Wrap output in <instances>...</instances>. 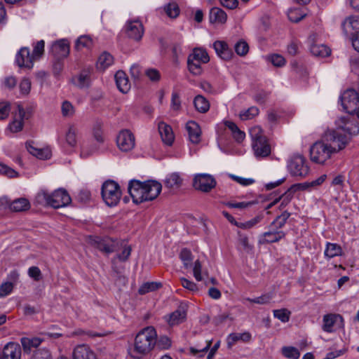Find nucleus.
<instances>
[{
  "mask_svg": "<svg viewBox=\"0 0 359 359\" xmlns=\"http://www.w3.org/2000/svg\"><path fill=\"white\" fill-rule=\"evenodd\" d=\"M162 185L156 180H147L142 182L133 180L128 184V192L136 204L144 201H153L161 193Z\"/></svg>",
  "mask_w": 359,
  "mask_h": 359,
  "instance_id": "1",
  "label": "nucleus"
},
{
  "mask_svg": "<svg viewBox=\"0 0 359 359\" xmlns=\"http://www.w3.org/2000/svg\"><path fill=\"white\" fill-rule=\"evenodd\" d=\"M156 332L154 327L149 326L138 332L135 339L132 357L140 359L154 348L156 342Z\"/></svg>",
  "mask_w": 359,
  "mask_h": 359,
  "instance_id": "2",
  "label": "nucleus"
},
{
  "mask_svg": "<svg viewBox=\"0 0 359 359\" xmlns=\"http://www.w3.org/2000/svg\"><path fill=\"white\" fill-rule=\"evenodd\" d=\"M35 202L39 205H48L57 209L68 205L72 202V198L63 189H58L51 194L46 190H41L36 194Z\"/></svg>",
  "mask_w": 359,
  "mask_h": 359,
  "instance_id": "3",
  "label": "nucleus"
},
{
  "mask_svg": "<svg viewBox=\"0 0 359 359\" xmlns=\"http://www.w3.org/2000/svg\"><path fill=\"white\" fill-rule=\"evenodd\" d=\"M252 139V147L257 158H265L270 155L271 149L266 137L262 134L259 126L252 128L250 131Z\"/></svg>",
  "mask_w": 359,
  "mask_h": 359,
  "instance_id": "4",
  "label": "nucleus"
},
{
  "mask_svg": "<svg viewBox=\"0 0 359 359\" xmlns=\"http://www.w3.org/2000/svg\"><path fill=\"white\" fill-rule=\"evenodd\" d=\"M322 138L334 154L344 149L350 142L346 134L340 133L336 128L327 130Z\"/></svg>",
  "mask_w": 359,
  "mask_h": 359,
  "instance_id": "5",
  "label": "nucleus"
},
{
  "mask_svg": "<svg viewBox=\"0 0 359 359\" xmlns=\"http://www.w3.org/2000/svg\"><path fill=\"white\" fill-rule=\"evenodd\" d=\"M101 194L104 201L109 207L116 205L121 196L120 187L114 180H107L102 184Z\"/></svg>",
  "mask_w": 359,
  "mask_h": 359,
  "instance_id": "6",
  "label": "nucleus"
},
{
  "mask_svg": "<svg viewBox=\"0 0 359 359\" xmlns=\"http://www.w3.org/2000/svg\"><path fill=\"white\" fill-rule=\"evenodd\" d=\"M335 125L336 129L346 134L349 137V140L359 134V122L350 114L339 118L336 120Z\"/></svg>",
  "mask_w": 359,
  "mask_h": 359,
  "instance_id": "7",
  "label": "nucleus"
},
{
  "mask_svg": "<svg viewBox=\"0 0 359 359\" xmlns=\"http://www.w3.org/2000/svg\"><path fill=\"white\" fill-rule=\"evenodd\" d=\"M334 154L322 138L315 142L310 148L311 160L315 163L323 164Z\"/></svg>",
  "mask_w": 359,
  "mask_h": 359,
  "instance_id": "8",
  "label": "nucleus"
},
{
  "mask_svg": "<svg viewBox=\"0 0 359 359\" xmlns=\"http://www.w3.org/2000/svg\"><path fill=\"white\" fill-rule=\"evenodd\" d=\"M339 102L343 110L350 115L354 114L359 109V94L353 88L344 91L339 97Z\"/></svg>",
  "mask_w": 359,
  "mask_h": 359,
  "instance_id": "9",
  "label": "nucleus"
},
{
  "mask_svg": "<svg viewBox=\"0 0 359 359\" xmlns=\"http://www.w3.org/2000/svg\"><path fill=\"white\" fill-rule=\"evenodd\" d=\"M288 168L290 173L294 176H306L309 168L306 163V159L301 154H294L288 163Z\"/></svg>",
  "mask_w": 359,
  "mask_h": 359,
  "instance_id": "10",
  "label": "nucleus"
},
{
  "mask_svg": "<svg viewBox=\"0 0 359 359\" xmlns=\"http://www.w3.org/2000/svg\"><path fill=\"white\" fill-rule=\"evenodd\" d=\"M308 43L311 54L316 57H325L331 54V49L321 43H320L318 35L313 33L308 38Z\"/></svg>",
  "mask_w": 359,
  "mask_h": 359,
  "instance_id": "11",
  "label": "nucleus"
},
{
  "mask_svg": "<svg viewBox=\"0 0 359 359\" xmlns=\"http://www.w3.org/2000/svg\"><path fill=\"white\" fill-rule=\"evenodd\" d=\"M215 178L208 174H198L194 178L193 185L197 190L209 192L216 186Z\"/></svg>",
  "mask_w": 359,
  "mask_h": 359,
  "instance_id": "12",
  "label": "nucleus"
},
{
  "mask_svg": "<svg viewBox=\"0 0 359 359\" xmlns=\"http://www.w3.org/2000/svg\"><path fill=\"white\" fill-rule=\"evenodd\" d=\"M135 142L134 135L128 130H121L116 137L118 147L124 152L132 150L135 147Z\"/></svg>",
  "mask_w": 359,
  "mask_h": 359,
  "instance_id": "13",
  "label": "nucleus"
},
{
  "mask_svg": "<svg viewBox=\"0 0 359 359\" xmlns=\"http://www.w3.org/2000/svg\"><path fill=\"white\" fill-rule=\"evenodd\" d=\"M93 244L101 252L109 254L118 250V242L109 238L96 237L93 240Z\"/></svg>",
  "mask_w": 359,
  "mask_h": 359,
  "instance_id": "14",
  "label": "nucleus"
},
{
  "mask_svg": "<svg viewBox=\"0 0 359 359\" xmlns=\"http://www.w3.org/2000/svg\"><path fill=\"white\" fill-rule=\"evenodd\" d=\"M344 34L351 39L359 35V17H349L341 24Z\"/></svg>",
  "mask_w": 359,
  "mask_h": 359,
  "instance_id": "15",
  "label": "nucleus"
},
{
  "mask_svg": "<svg viewBox=\"0 0 359 359\" xmlns=\"http://www.w3.org/2000/svg\"><path fill=\"white\" fill-rule=\"evenodd\" d=\"M34 58L30 54V50L27 47H22L17 53L15 62L18 67L27 69H32L34 65Z\"/></svg>",
  "mask_w": 359,
  "mask_h": 359,
  "instance_id": "16",
  "label": "nucleus"
},
{
  "mask_svg": "<svg viewBox=\"0 0 359 359\" xmlns=\"http://www.w3.org/2000/svg\"><path fill=\"white\" fill-rule=\"evenodd\" d=\"M50 52L55 58L64 59L69 54V44L67 40L61 39L54 43Z\"/></svg>",
  "mask_w": 359,
  "mask_h": 359,
  "instance_id": "17",
  "label": "nucleus"
},
{
  "mask_svg": "<svg viewBox=\"0 0 359 359\" xmlns=\"http://www.w3.org/2000/svg\"><path fill=\"white\" fill-rule=\"evenodd\" d=\"M21 347L15 342H9L6 344L2 351V359H20L21 358Z\"/></svg>",
  "mask_w": 359,
  "mask_h": 359,
  "instance_id": "18",
  "label": "nucleus"
},
{
  "mask_svg": "<svg viewBox=\"0 0 359 359\" xmlns=\"http://www.w3.org/2000/svg\"><path fill=\"white\" fill-rule=\"evenodd\" d=\"M126 32L130 39L140 41L144 34L143 25L139 20L128 22L126 25Z\"/></svg>",
  "mask_w": 359,
  "mask_h": 359,
  "instance_id": "19",
  "label": "nucleus"
},
{
  "mask_svg": "<svg viewBox=\"0 0 359 359\" xmlns=\"http://www.w3.org/2000/svg\"><path fill=\"white\" fill-rule=\"evenodd\" d=\"M268 231L263 233L259 239L262 244L276 243L285 237L286 233L274 228H270Z\"/></svg>",
  "mask_w": 359,
  "mask_h": 359,
  "instance_id": "20",
  "label": "nucleus"
},
{
  "mask_svg": "<svg viewBox=\"0 0 359 359\" xmlns=\"http://www.w3.org/2000/svg\"><path fill=\"white\" fill-rule=\"evenodd\" d=\"M187 305L185 303H181L177 309L172 312L168 320L170 325L173 326L182 323L187 317Z\"/></svg>",
  "mask_w": 359,
  "mask_h": 359,
  "instance_id": "21",
  "label": "nucleus"
},
{
  "mask_svg": "<svg viewBox=\"0 0 359 359\" xmlns=\"http://www.w3.org/2000/svg\"><path fill=\"white\" fill-rule=\"evenodd\" d=\"M213 48L217 55L224 60H230L233 55L227 43L223 41H216L213 43Z\"/></svg>",
  "mask_w": 359,
  "mask_h": 359,
  "instance_id": "22",
  "label": "nucleus"
},
{
  "mask_svg": "<svg viewBox=\"0 0 359 359\" xmlns=\"http://www.w3.org/2000/svg\"><path fill=\"white\" fill-rule=\"evenodd\" d=\"M158 132L164 144L168 146L172 144L175 136L172 129L169 125L164 122H160L158 123Z\"/></svg>",
  "mask_w": 359,
  "mask_h": 359,
  "instance_id": "23",
  "label": "nucleus"
},
{
  "mask_svg": "<svg viewBox=\"0 0 359 359\" xmlns=\"http://www.w3.org/2000/svg\"><path fill=\"white\" fill-rule=\"evenodd\" d=\"M26 148L32 155L42 160L49 159L51 157V151L49 148L39 149L34 147V142L30 141L26 143Z\"/></svg>",
  "mask_w": 359,
  "mask_h": 359,
  "instance_id": "24",
  "label": "nucleus"
},
{
  "mask_svg": "<svg viewBox=\"0 0 359 359\" xmlns=\"http://www.w3.org/2000/svg\"><path fill=\"white\" fill-rule=\"evenodd\" d=\"M186 128L189 134V140L193 144H198L201 142V130L199 125L194 121H189L186 125Z\"/></svg>",
  "mask_w": 359,
  "mask_h": 359,
  "instance_id": "25",
  "label": "nucleus"
},
{
  "mask_svg": "<svg viewBox=\"0 0 359 359\" xmlns=\"http://www.w3.org/2000/svg\"><path fill=\"white\" fill-rule=\"evenodd\" d=\"M73 359H96V356L88 346L82 344L74 348Z\"/></svg>",
  "mask_w": 359,
  "mask_h": 359,
  "instance_id": "26",
  "label": "nucleus"
},
{
  "mask_svg": "<svg viewBox=\"0 0 359 359\" xmlns=\"http://www.w3.org/2000/svg\"><path fill=\"white\" fill-rule=\"evenodd\" d=\"M114 78L118 89L123 93H127L130 89V83L125 72L118 71Z\"/></svg>",
  "mask_w": 359,
  "mask_h": 359,
  "instance_id": "27",
  "label": "nucleus"
},
{
  "mask_svg": "<svg viewBox=\"0 0 359 359\" xmlns=\"http://www.w3.org/2000/svg\"><path fill=\"white\" fill-rule=\"evenodd\" d=\"M43 341V339L39 337H22L20 339L23 351L27 354H29L33 348H36L39 346Z\"/></svg>",
  "mask_w": 359,
  "mask_h": 359,
  "instance_id": "28",
  "label": "nucleus"
},
{
  "mask_svg": "<svg viewBox=\"0 0 359 359\" xmlns=\"http://www.w3.org/2000/svg\"><path fill=\"white\" fill-rule=\"evenodd\" d=\"M226 13L218 7H214L210 9L209 19L211 23L223 24L226 21Z\"/></svg>",
  "mask_w": 359,
  "mask_h": 359,
  "instance_id": "29",
  "label": "nucleus"
},
{
  "mask_svg": "<svg viewBox=\"0 0 359 359\" xmlns=\"http://www.w3.org/2000/svg\"><path fill=\"white\" fill-rule=\"evenodd\" d=\"M102 144H98L95 141L90 142L86 145H83L81 151V156L83 158H88L95 154L100 152Z\"/></svg>",
  "mask_w": 359,
  "mask_h": 359,
  "instance_id": "30",
  "label": "nucleus"
},
{
  "mask_svg": "<svg viewBox=\"0 0 359 359\" xmlns=\"http://www.w3.org/2000/svg\"><path fill=\"white\" fill-rule=\"evenodd\" d=\"M187 59H191L194 61L198 60L203 62V64H206L210 61L208 52L203 48H194L193 52L189 54Z\"/></svg>",
  "mask_w": 359,
  "mask_h": 359,
  "instance_id": "31",
  "label": "nucleus"
},
{
  "mask_svg": "<svg viewBox=\"0 0 359 359\" xmlns=\"http://www.w3.org/2000/svg\"><path fill=\"white\" fill-rule=\"evenodd\" d=\"M182 181L179 173L173 172L166 177L164 184L168 189H177L182 185Z\"/></svg>",
  "mask_w": 359,
  "mask_h": 359,
  "instance_id": "32",
  "label": "nucleus"
},
{
  "mask_svg": "<svg viewBox=\"0 0 359 359\" xmlns=\"http://www.w3.org/2000/svg\"><path fill=\"white\" fill-rule=\"evenodd\" d=\"M224 125L231 131L233 137L237 142L240 143L244 140L245 137V133L241 130L235 123L230 121H226L224 122Z\"/></svg>",
  "mask_w": 359,
  "mask_h": 359,
  "instance_id": "33",
  "label": "nucleus"
},
{
  "mask_svg": "<svg viewBox=\"0 0 359 359\" xmlns=\"http://www.w3.org/2000/svg\"><path fill=\"white\" fill-rule=\"evenodd\" d=\"M30 203L29 201L24 198L14 200L12 203L9 202V208L14 212H22L29 210Z\"/></svg>",
  "mask_w": 359,
  "mask_h": 359,
  "instance_id": "34",
  "label": "nucleus"
},
{
  "mask_svg": "<svg viewBox=\"0 0 359 359\" xmlns=\"http://www.w3.org/2000/svg\"><path fill=\"white\" fill-rule=\"evenodd\" d=\"M337 318L342 319L340 315L327 314L323 316V330L327 332H332V327Z\"/></svg>",
  "mask_w": 359,
  "mask_h": 359,
  "instance_id": "35",
  "label": "nucleus"
},
{
  "mask_svg": "<svg viewBox=\"0 0 359 359\" xmlns=\"http://www.w3.org/2000/svg\"><path fill=\"white\" fill-rule=\"evenodd\" d=\"M113 62V56L107 52H104L100 55L97 60V67L100 69L104 70L106 68L112 65Z\"/></svg>",
  "mask_w": 359,
  "mask_h": 359,
  "instance_id": "36",
  "label": "nucleus"
},
{
  "mask_svg": "<svg viewBox=\"0 0 359 359\" xmlns=\"http://www.w3.org/2000/svg\"><path fill=\"white\" fill-rule=\"evenodd\" d=\"M194 104L196 109L200 113H205L209 110L210 104L202 95H197L194 100Z\"/></svg>",
  "mask_w": 359,
  "mask_h": 359,
  "instance_id": "37",
  "label": "nucleus"
},
{
  "mask_svg": "<svg viewBox=\"0 0 359 359\" xmlns=\"http://www.w3.org/2000/svg\"><path fill=\"white\" fill-rule=\"evenodd\" d=\"M291 215L290 212L285 210L282 212L281 215L277 216L276 219L271 223L269 225V228H274L276 229H279L283 227Z\"/></svg>",
  "mask_w": 359,
  "mask_h": 359,
  "instance_id": "38",
  "label": "nucleus"
},
{
  "mask_svg": "<svg viewBox=\"0 0 359 359\" xmlns=\"http://www.w3.org/2000/svg\"><path fill=\"white\" fill-rule=\"evenodd\" d=\"M342 250L340 245L336 243H327L325 250V256L329 259L341 255Z\"/></svg>",
  "mask_w": 359,
  "mask_h": 359,
  "instance_id": "39",
  "label": "nucleus"
},
{
  "mask_svg": "<svg viewBox=\"0 0 359 359\" xmlns=\"http://www.w3.org/2000/svg\"><path fill=\"white\" fill-rule=\"evenodd\" d=\"M250 338H251V334L249 332H244L242 334L231 333L228 336V338H227L228 346L231 347L233 344H234L238 340L248 341L250 339Z\"/></svg>",
  "mask_w": 359,
  "mask_h": 359,
  "instance_id": "40",
  "label": "nucleus"
},
{
  "mask_svg": "<svg viewBox=\"0 0 359 359\" xmlns=\"http://www.w3.org/2000/svg\"><path fill=\"white\" fill-rule=\"evenodd\" d=\"M34 109L35 107L32 104L26 106L25 108L21 105H18V108L15 112L18 114V118L22 117L25 120H28L33 116Z\"/></svg>",
  "mask_w": 359,
  "mask_h": 359,
  "instance_id": "41",
  "label": "nucleus"
},
{
  "mask_svg": "<svg viewBox=\"0 0 359 359\" xmlns=\"http://www.w3.org/2000/svg\"><path fill=\"white\" fill-rule=\"evenodd\" d=\"M25 119L22 117L18 118L17 112L13 113V120L9 124V128L13 133H18L22 130Z\"/></svg>",
  "mask_w": 359,
  "mask_h": 359,
  "instance_id": "42",
  "label": "nucleus"
},
{
  "mask_svg": "<svg viewBox=\"0 0 359 359\" xmlns=\"http://www.w3.org/2000/svg\"><path fill=\"white\" fill-rule=\"evenodd\" d=\"M203 62L198 60H191L187 59V68L189 72L194 76H199L203 72V68L201 67Z\"/></svg>",
  "mask_w": 359,
  "mask_h": 359,
  "instance_id": "43",
  "label": "nucleus"
},
{
  "mask_svg": "<svg viewBox=\"0 0 359 359\" xmlns=\"http://www.w3.org/2000/svg\"><path fill=\"white\" fill-rule=\"evenodd\" d=\"M281 353L284 357L289 359H299L300 357V353L299 350L294 346L282 347Z\"/></svg>",
  "mask_w": 359,
  "mask_h": 359,
  "instance_id": "44",
  "label": "nucleus"
},
{
  "mask_svg": "<svg viewBox=\"0 0 359 359\" xmlns=\"http://www.w3.org/2000/svg\"><path fill=\"white\" fill-rule=\"evenodd\" d=\"M93 46V40L88 35L81 36L76 41L75 48L77 50H80L82 48H86L88 49L91 48Z\"/></svg>",
  "mask_w": 359,
  "mask_h": 359,
  "instance_id": "45",
  "label": "nucleus"
},
{
  "mask_svg": "<svg viewBox=\"0 0 359 359\" xmlns=\"http://www.w3.org/2000/svg\"><path fill=\"white\" fill-rule=\"evenodd\" d=\"M161 287V283L156 282H147L142 284L139 290L138 293L140 294H144L149 292L154 291Z\"/></svg>",
  "mask_w": 359,
  "mask_h": 359,
  "instance_id": "46",
  "label": "nucleus"
},
{
  "mask_svg": "<svg viewBox=\"0 0 359 359\" xmlns=\"http://www.w3.org/2000/svg\"><path fill=\"white\" fill-rule=\"evenodd\" d=\"M180 257L186 269L191 266L193 256L190 250L187 248H183L180 252Z\"/></svg>",
  "mask_w": 359,
  "mask_h": 359,
  "instance_id": "47",
  "label": "nucleus"
},
{
  "mask_svg": "<svg viewBox=\"0 0 359 359\" xmlns=\"http://www.w3.org/2000/svg\"><path fill=\"white\" fill-rule=\"evenodd\" d=\"M164 11L172 18H177L180 14V8L175 2L169 3L164 7Z\"/></svg>",
  "mask_w": 359,
  "mask_h": 359,
  "instance_id": "48",
  "label": "nucleus"
},
{
  "mask_svg": "<svg viewBox=\"0 0 359 359\" xmlns=\"http://www.w3.org/2000/svg\"><path fill=\"white\" fill-rule=\"evenodd\" d=\"M76 133L77 130L73 126H71L69 128V130L66 133V142L71 147H74L76 144Z\"/></svg>",
  "mask_w": 359,
  "mask_h": 359,
  "instance_id": "49",
  "label": "nucleus"
},
{
  "mask_svg": "<svg viewBox=\"0 0 359 359\" xmlns=\"http://www.w3.org/2000/svg\"><path fill=\"white\" fill-rule=\"evenodd\" d=\"M259 113V110L257 107H251L247 110L241 112L240 117L242 120L245 121L252 119L255 116H257Z\"/></svg>",
  "mask_w": 359,
  "mask_h": 359,
  "instance_id": "50",
  "label": "nucleus"
},
{
  "mask_svg": "<svg viewBox=\"0 0 359 359\" xmlns=\"http://www.w3.org/2000/svg\"><path fill=\"white\" fill-rule=\"evenodd\" d=\"M234 49L237 55L245 56L249 51V46L247 42L241 40L235 44Z\"/></svg>",
  "mask_w": 359,
  "mask_h": 359,
  "instance_id": "51",
  "label": "nucleus"
},
{
  "mask_svg": "<svg viewBox=\"0 0 359 359\" xmlns=\"http://www.w3.org/2000/svg\"><path fill=\"white\" fill-rule=\"evenodd\" d=\"M0 175L12 178L18 177V172L7 165L0 163Z\"/></svg>",
  "mask_w": 359,
  "mask_h": 359,
  "instance_id": "52",
  "label": "nucleus"
},
{
  "mask_svg": "<svg viewBox=\"0 0 359 359\" xmlns=\"http://www.w3.org/2000/svg\"><path fill=\"white\" fill-rule=\"evenodd\" d=\"M44 41H39L34 47L32 56L34 60L39 59L43 54L44 52Z\"/></svg>",
  "mask_w": 359,
  "mask_h": 359,
  "instance_id": "53",
  "label": "nucleus"
},
{
  "mask_svg": "<svg viewBox=\"0 0 359 359\" xmlns=\"http://www.w3.org/2000/svg\"><path fill=\"white\" fill-rule=\"evenodd\" d=\"M290 312L285 309H277L273 311V316L283 323L288 322L290 320Z\"/></svg>",
  "mask_w": 359,
  "mask_h": 359,
  "instance_id": "54",
  "label": "nucleus"
},
{
  "mask_svg": "<svg viewBox=\"0 0 359 359\" xmlns=\"http://www.w3.org/2000/svg\"><path fill=\"white\" fill-rule=\"evenodd\" d=\"M30 359H51V355L48 349L39 348L34 351Z\"/></svg>",
  "mask_w": 359,
  "mask_h": 359,
  "instance_id": "55",
  "label": "nucleus"
},
{
  "mask_svg": "<svg viewBox=\"0 0 359 359\" xmlns=\"http://www.w3.org/2000/svg\"><path fill=\"white\" fill-rule=\"evenodd\" d=\"M93 135L95 142L98 144H103L104 142V137L100 125L97 124L94 126L93 130Z\"/></svg>",
  "mask_w": 359,
  "mask_h": 359,
  "instance_id": "56",
  "label": "nucleus"
},
{
  "mask_svg": "<svg viewBox=\"0 0 359 359\" xmlns=\"http://www.w3.org/2000/svg\"><path fill=\"white\" fill-rule=\"evenodd\" d=\"M262 219V217L259 216L255 217V218L252 219L251 220H249L245 222H237L236 226L243 229H248L254 226L255 224L259 223Z\"/></svg>",
  "mask_w": 359,
  "mask_h": 359,
  "instance_id": "57",
  "label": "nucleus"
},
{
  "mask_svg": "<svg viewBox=\"0 0 359 359\" xmlns=\"http://www.w3.org/2000/svg\"><path fill=\"white\" fill-rule=\"evenodd\" d=\"M272 299V295L270 294H265L260 297L251 299V298H247L246 300L255 304H265L270 302V300Z\"/></svg>",
  "mask_w": 359,
  "mask_h": 359,
  "instance_id": "58",
  "label": "nucleus"
},
{
  "mask_svg": "<svg viewBox=\"0 0 359 359\" xmlns=\"http://www.w3.org/2000/svg\"><path fill=\"white\" fill-rule=\"evenodd\" d=\"M299 9H290L287 13L289 20L293 22H298L303 19L305 15L299 13Z\"/></svg>",
  "mask_w": 359,
  "mask_h": 359,
  "instance_id": "59",
  "label": "nucleus"
},
{
  "mask_svg": "<svg viewBox=\"0 0 359 359\" xmlns=\"http://www.w3.org/2000/svg\"><path fill=\"white\" fill-rule=\"evenodd\" d=\"M89 73L86 70H83L78 76V86L80 88H84L88 85Z\"/></svg>",
  "mask_w": 359,
  "mask_h": 359,
  "instance_id": "60",
  "label": "nucleus"
},
{
  "mask_svg": "<svg viewBox=\"0 0 359 359\" xmlns=\"http://www.w3.org/2000/svg\"><path fill=\"white\" fill-rule=\"evenodd\" d=\"M269 96V93L260 90L255 93L253 96L254 100L259 104H264Z\"/></svg>",
  "mask_w": 359,
  "mask_h": 359,
  "instance_id": "61",
  "label": "nucleus"
},
{
  "mask_svg": "<svg viewBox=\"0 0 359 359\" xmlns=\"http://www.w3.org/2000/svg\"><path fill=\"white\" fill-rule=\"evenodd\" d=\"M155 345L160 349H168L171 346V340L166 336H162L158 339H156Z\"/></svg>",
  "mask_w": 359,
  "mask_h": 359,
  "instance_id": "62",
  "label": "nucleus"
},
{
  "mask_svg": "<svg viewBox=\"0 0 359 359\" xmlns=\"http://www.w3.org/2000/svg\"><path fill=\"white\" fill-rule=\"evenodd\" d=\"M269 60L276 67H282L285 63V58L278 54H273L268 57Z\"/></svg>",
  "mask_w": 359,
  "mask_h": 359,
  "instance_id": "63",
  "label": "nucleus"
},
{
  "mask_svg": "<svg viewBox=\"0 0 359 359\" xmlns=\"http://www.w3.org/2000/svg\"><path fill=\"white\" fill-rule=\"evenodd\" d=\"M13 289V283L6 282L0 285V297H4L8 295Z\"/></svg>",
  "mask_w": 359,
  "mask_h": 359,
  "instance_id": "64",
  "label": "nucleus"
}]
</instances>
